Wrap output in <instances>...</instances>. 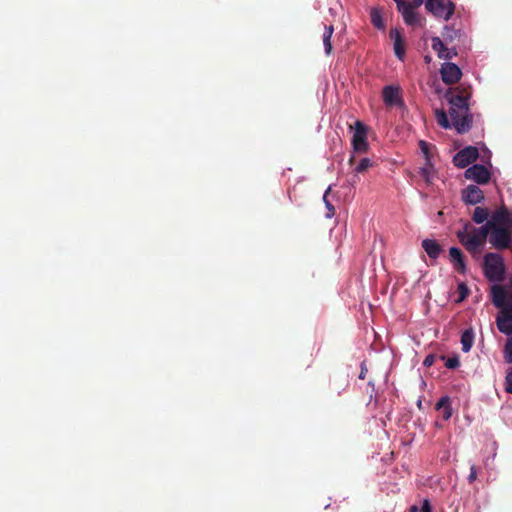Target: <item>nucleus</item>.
<instances>
[{
    "label": "nucleus",
    "instance_id": "nucleus-24",
    "mask_svg": "<svg viewBox=\"0 0 512 512\" xmlns=\"http://www.w3.org/2000/svg\"><path fill=\"white\" fill-rule=\"evenodd\" d=\"M435 116H436V120H437V123L445 128V129H448V128H451L453 125H452V121H450L448 119V116L446 114V112L444 110H436L435 111Z\"/></svg>",
    "mask_w": 512,
    "mask_h": 512
},
{
    "label": "nucleus",
    "instance_id": "nucleus-18",
    "mask_svg": "<svg viewBox=\"0 0 512 512\" xmlns=\"http://www.w3.org/2000/svg\"><path fill=\"white\" fill-rule=\"evenodd\" d=\"M474 343V332L472 328L466 329L461 334L462 351L469 352Z\"/></svg>",
    "mask_w": 512,
    "mask_h": 512
},
{
    "label": "nucleus",
    "instance_id": "nucleus-42",
    "mask_svg": "<svg viewBox=\"0 0 512 512\" xmlns=\"http://www.w3.org/2000/svg\"><path fill=\"white\" fill-rule=\"evenodd\" d=\"M409 512H419V509L417 506L413 505L409 508Z\"/></svg>",
    "mask_w": 512,
    "mask_h": 512
},
{
    "label": "nucleus",
    "instance_id": "nucleus-34",
    "mask_svg": "<svg viewBox=\"0 0 512 512\" xmlns=\"http://www.w3.org/2000/svg\"><path fill=\"white\" fill-rule=\"evenodd\" d=\"M477 479V470L476 466L473 464L470 467V473L468 475V482L473 483Z\"/></svg>",
    "mask_w": 512,
    "mask_h": 512
},
{
    "label": "nucleus",
    "instance_id": "nucleus-9",
    "mask_svg": "<svg viewBox=\"0 0 512 512\" xmlns=\"http://www.w3.org/2000/svg\"><path fill=\"white\" fill-rule=\"evenodd\" d=\"M383 101L386 106H398L404 105L401 89L398 86L387 85L382 90Z\"/></svg>",
    "mask_w": 512,
    "mask_h": 512
},
{
    "label": "nucleus",
    "instance_id": "nucleus-21",
    "mask_svg": "<svg viewBox=\"0 0 512 512\" xmlns=\"http://www.w3.org/2000/svg\"><path fill=\"white\" fill-rule=\"evenodd\" d=\"M333 32H334V27L333 25H325L324 26V32H323V44H324V49H325V53L327 55H330L331 52H332V44H331V37L333 35Z\"/></svg>",
    "mask_w": 512,
    "mask_h": 512
},
{
    "label": "nucleus",
    "instance_id": "nucleus-3",
    "mask_svg": "<svg viewBox=\"0 0 512 512\" xmlns=\"http://www.w3.org/2000/svg\"><path fill=\"white\" fill-rule=\"evenodd\" d=\"M492 224L491 217L479 228L467 223L463 230L457 232V238L468 252L471 254H479L486 240H489Z\"/></svg>",
    "mask_w": 512,
    "mask_h": 512
},
{
    "label": "nucleus",
    "instance_id": "nucleus-17",
    "mask_svg": "<svg viewBox=\"0 0 512 512\" xmlns=\"http://www.w3.org/2000/svg\"><path fill=\"white\" fill-rule=\"evenodd\" d=\"M498 330L506 335L512 334V318L509 316L501 314L497 317L496 320Z\"/></svg>",
    "mask_w": 512,
    "mask_h": 512
},
{
    "label": "nucleus",
    "instance_id": "nucleus-6",
    "mask_svg": "<svg viewBox=\"0 0 512 512\" xmlns=\"http://www.w3.org/2000/svg\"><path fill=\"white\" fill-rule=\"evenodd\" d=\"M425 8L435 17L448 21L455 12V4L451 0H426Z\"/></svg>",
    "mask_w": 512,
    "mask_h": 512
},
{
    "label": "nucleus",
    "instance_id": "nucleus-16",
    "mask_svg": "<svg viewBox=\"0 0 512 512\" xmlns=\"http://www.w3.org/2000/svg\"><path fill=\"white\" fill-rule=\"evenodd\" d=\"M436 409L442 412V418L444 420H449L452 416L450 397L442 396L436 403Z\"/></svg>",
    "mask_w": 512,
    "mask_h": 512
},
{
    "label": "nucleus",
    "instance_id": "nucleus-11",
    "mask_svg": "<svg viewBox=\"0 0 512 512\" xmlns=\"http://www.w3.org/2000/svg\"><path fill=\"white\" fill-rule=\"evenodd\" d=\"M354 150L357 152H366L368 142L366 137V127L361 121L355 122V132L352 138Z\"/></svg>",
    "mask_w": 512,
    "mask_h": 512
},
{
    "label": "nucleus",
    "instance_id": "nucleus-36",
    "mask_svg": "<svg viewBox=\"0 0 512 512\" xmlns=\"http://www.w3.org/2000/svg\"><path fill=\"white\" fill-rule=\"evenodd\" d=\"M421 512H432V507L429 500L425 499L422 503Z\"/></svg>",
    "mask_w": 512,
    "mask_h": 512
},
{
    "label": "nucleus",
    "instance_id": "nucleus-32",
    "mask_svg": "<svg viewBox=\"0 0 512 512\" xmlns=\"http://www.w3.org/2000/svg\"><path fill=\"white\" fill-rule=\"evenodd\" d=\"M505 391L512 394V368L508 371L505 378Z\"/></svg>",
    "mask_w": 512,
    "mask_h": 512
},
{
    "label": "nucleus",
    "instance_id": "nucleus-41",
    "mask_svg": "<svg viewBox=\"0 0 512 512\" xmlns=\"http://www.w3.org/2000/svg\"><path fill=\"white\" fill-rule=\"evenodd\" d=\"M424 0H413V5L416 7H420L423 4Z\"/></svg>",
    "mask_w": 512,
    "mask_h": 512
},
{
    "label": "nucleus",
    "instance_id": "nucleus-37",
    "mask_svg": "<svg viewBox=\"0 0 512 512\" xmlns=\"http://www.w3.org/2000/svg\"><path fill=\"white\" fill-rule=\"evenodd\" d=\"M360 368H361V371H360V374H359V378L360 379H364L366 377V374H367V371H368L365 362L361 363Z\"/></svg>",
    "mask_w": 512,
    "mask_h": 512
},
{
    "label": "nucleus",
    "instance_id": "nucleus-30",
    "mask_svg": "<svg viewBox=\"0 0 512 512\" xmlns=\"http://www.w3.org/2000/svg\"><path fill=\"white\" fill-rule=\"evenodd\" d=\"M371 166H372L371 160L369 158H363L360 160V162L356 166L355 171L357 173H363Z\"/></svg>",
    "mask_w": 512,
    "mask_h": 512
},
{
    "label": "nucleus",
    "instance_id": "nucleus-25",
    "mask_svg": "<svg viewBox=\"0 0 512 512\" xmlns=\"http://www.w3.org/2000/svg\"><path fill=\"white\" fill-rule=\"evenodd\" d=\"M370 18H371V23L378 29H383L384 28V23H383V19H382V15H381V12L379 9L377 8H372L371 11H370Z\"/></svg>",
    "mask_w": 512,
    "mask_h": 512
},
{
    "label": "nucleus",
    "instance_id": "nucleus-39",
    "mask_svg": "<svg viewBox=\"0 0 512 512\" xmlns=\"http://www.w3.org/2000/svg\"><path fill=\"white\" fill-rule=\"evenodd\" d=\"M444 55H449L450 59H452L454 56L457 55V52L454 48L453 49L446 48V52L444 53Z\"/></svg>",
    "mask_w": 512,
    "mask_h": 512
},
{
    "label": "nucleus",
    "instance_id": "nucleus-8",
    "mask_svg": "<svg viewBox=\"0 0 512 512\" xmlns=\"http://www.w3.org/2000/svg\"><path fill=\"white\" fill-rule=\"evenodd\" d=\"M464 177L479 185H484L490 181L491 172L484 165L474 164L465 170Z\"/></svg>",
    "mask_w": 512,
    "mask_h": 512
},
{
    "label": "nucleus",
    "instance_id": "nucleus-7",
    "mask_svg": "<svg viewBox=\"0 0 512 512\" xmlns=\"http://www.w3.org/2000/svg\"><path fill=\"white\" fill-rule=\"evenodd\" d=\"M478 157V149L474 146H467L453 156V164L458 168H466L474 163Z\"/></svg>",
    "mask_w": 512,
    "mask_h": 512
},
{
    "label": "nucleus",
    "instance_id": "nucleus-12",
    "mask_svg": "<svg viewBox=\"0 0 512 512\" xmlns=\"http://www.w3.org/2000/svg\"><path fill=\"white\" fill-rule=\"evenodd\" d=\"M461 199L467 205H476L484 201V193L477 185H468L461 191Z\"/></svg>",
    "mask_w": 512,
    "mask_h": 512
},
{
    "label": "nucleus",
    "instance_id": "nucleus-28",
    "mask_svg": "<svg viewBox=\"0 0 512 512\" xmlns=\"http://www.w3.org/2000/svg\"><path fill=\"white\" fill-rule=\"evenodd\" d=\"M503 354L505 362L509 364L512 363V337L507 340Z\"/></svg>",
    "mask_w": 512,
    "mask_h": 512
},
{
    "label": "nucleus",
    "instance_id": "nucleus-40",
    "mask_svg": "<svg viewBox=\"0 0 512 512\" xmlns=\"http://www.w3.org/2000/svg\"><path fill=\"white\" fill-rule=\"evenodd\" d=\"M394 1L397 4V9L401 8V6H404V4L407 3L406 0H394Z\"/></svg>",
    "mask_w": 512,
    "mask_h": 512
},
{
    "label": "nucleus",
    "instance_id": "nucleus-20",
    "mask_svg": "<svg viewBox=\"0 0 512 512\" xmlns=\"http://www.w3.org/2000/svg\"><path fill=\"white\" fill-rule=\"evenodd\" d=\"M489 210L485 207H476L473 214H472V220L476 224H483L486 223L487 220L490 218Z\"/></svg>",
    "mask_w": 512,
    "mask_h": 512
},
{
    "label": "nucleus",
    "instance_id": "nucleus-22",
    "mask_svg": "<svg viewBox=\"0 0 512 512\" xmlns=\"http://www.w3.org/2000/svg\"><path fill=\"white\" fill-rule=\"evenodd\" d=\"M432 49L437 52V55L440 59L449 60V55H444L446 52V47L444 42L439 37H432Z\"/></svg>",
    "mask_w": 512,
    "mask_h": 512
},
{
    "label": "nucleus",
    "instance_id": "nucleus-14",
    "mask_svg": "<svg viewBox=\"0 0 512 512\" xmlns=\"http://www.w3.org/2000/svg\"><path fill=\"white\" fill-rule=\"evenodd\" d=\"M417 7L413 5L410 2H407L404 4V6H401V8H398V11L402 14V17L404 19V22L407 25H417L419 22V16L415 12V9Z\"/></svg>",
    "mask_w": 512,
    "mask_h": 512
},
{
    "label": "nucleus",
    "instance_id": "nucleus-19",
    "mask_svg": "<svg viewBox=\"0 0 512 512\" xmlns=\"http://www.w3.org/2000/svg\"><path fill=\"white\" fill-rule=\"evenodd\" d=\"M419 174L426 184L430 185L435 176V169L433 163L425 162L424 166L420 168Z\"/></svg>",
    "mask_w": 512,
    "mask_h": 512
},
{
    "label": "nucleus",
    "instance_id": "nucleus-10",
    "mask_svg": "<svg viewBox=\"0 0 512 512\" xmlns=\"http://www.w3.org/2000/svg\"><path fill=\"white\" fill-rule=\"evenodd\" d=\"M440 73L443 82L449 85L457 83L462 76L461 69L455 63L451 62L442 64Z\"/></svg>",
    "mask_w": 512,
    "mask_h": 512
},
{
    "label": "nucleus",
    "instance_id": "nucleus-35",
    "mask_svg": "<svg viewBox=\"0 0 512 512\" xmlns=\"http://www.w3.org/2000/svg\"><path fill=\"white\" fill-rule=\"evenodd\" d=\"M390 38L395 42L396 39H403L402 36H401V33L400 31L397 29V28H394V29H391L390 30Z\"/></svg>",
    "mask_w": 512,
    "mask_h": 512
},
{
    "label": "nucleus",
    "instance_id": "nucleus-38",
    "mask_svg": "<svg viewBox=\"0 0 512 512\" xmlns=\"http://www.w3.org/2000/svg\"><path fill=\"white\" fill-rule=\"evenodd\" d=\"M433 363H434V356L433 355H428L425 358L424 362H423V364L425 366H427V367H430Z\"/></svg>",
    "mask_w": 512,
    "mask_h": 512
},
{
    "label": "nucleus",
    "instance_id": "nucleus-4",
    "mask_svg": "<svg viewBox=\"0 0 512 512\" xmlns=\"http://www.w3.org/2000/svg\"><path fill=\"white\" fill-rule=\"evenodd\" d=\"M483 274L490 282L500 283L504 281L506 267L503 257L499 253L488 252L483 257Z\"/></svg>",
    "mask_w": 512,
    "mask_h": 512
},
{
    "label": "nucleus",
    "instance_id": "nucleus-33",
    "mask_svg": "<svg viewBox=\"0 0 512 512\" xmlns=\"http://www.w3.org/2000/svg\"><path fill=\"white\" fill-rule=\"evenodd\" d=\"M457 34V31L449 28V27H445V32L443 33V37L445 39V41H452L453 38H454V35Z\"/></svg>",
    "mask_w": 512,
    "mask_h": 512
},
{
    "label": "nucleus",
    "instance_id": "nucleus-15",
    "mask_svg": "<svg viewBox=\"0 0 512 512\" xmlns=\"http://www.w3.org/2000/svg\"><path fill=\"white\" fill-rule=\"evenodd\" d=\"M422 248L427 253L429 258L433 260H436L443 250L441 245L434 239H424L422 241Z\"/></svg>",
    "mask_w": 512,
    "mask_h": 512
},
{
    "label": "nucleus",
    "instance_id": "nucleus-44",
    "mask_svg": "<svg viewBox=\"0 0 512 512\" xmlns=\"http://www.w3.org/2000/svg\"><path fill=\"white\" fill-rule=\"evenodd\" d=\"M368 385L372 386L374 388V385H373V383L371 381L368 382Z\"/></svg>",
    "mask_w": 512,
    "mask_h": 512
},
{
    "label": "nucleus",
    "instance_id": "nucleus-27",
    "mask_svg": "<svg viewBox=\"0 0 512 512\" xmlns=\"http://www.w3.org/2000/svg\"><path fill=\"white\" fill-rule=\"evenodd\" d=\"M330 191H331V186L328 187V189L325 191V193L323 195V201H324L326 209H327V213H326L327 218H331L335 214L334 206L327 199V196L330 193Z\"/></svg>",
    "mask_w": 512,
    "mask_h": 512
},
{
    "label": "nucleus",
    "instance_id": "nucleus-26",
    "mask_svg": "<svg viewBox=\"0 0 512 512\" xmlns=\"http://www.w3.org/2000/svg\"><path fill=\"white\" fill-rule=\"evenodd\" d=\"M394 52L398 59L403 60L405 56V47L403 39H396V41L394 42Z\"/></svg>",
    "mask_w": 512,
    "mask_h": 512
},
{
    "label": "nucleus",
    "instance_id": "nucleus-29",
    "mask_svg": "<svg viewBox=\"0 0 512 512\" xmlns=\"http://www.w3.org/2000/svg\"><path fill=\"white\" fill-rule=\"evenodd\" d=\"M457 290L459 293V298L457 299V302H462L469 295V288L464 282H461L458 284Z\"/></svg>",
    "mask_w": 512,
    "mask_h": 512
},
{
    "label": "nucleus",
    "instance_id": "nucleus-1",
    "mask_svg": "<svg viewBox=\"0 0 512 512\" xmlns=\"http://www.w3.org/2000/svg\"><path fill=\"white\" fill-rule=\"evenodd\" d=\"M489 243L496 250L512 248V212L502 205L491 214Z\"/></svg>",
    "mask_w": 512,
    "mask_h": 512
},
{
    "label": "nucleus",
    "instance_id": "nucleus-2",
    "mask_svg": "<svg viewBox=\"0 0 512 512\" xmlns=\"http://www.w3.org/2000/svg\"><path fill=\"white\" fill-rule=\"evenodd\" d=\"M446 97L451 105L449 115L453 127L459 134L468 132L473 123V115L468 104L470 94L467 91L449 92Z\"/></svg>",
    "mask_w": 512,
    "mask_h": 512
},
{
    "label": "nucleus",
    "instance_id": "nucleus-43",
    "mask_svg": "<svg viewBox=\"0 0 512 512\" xmlns=\"http://www.w3.org/2000/svg\"><path fill=\"white\" fill-rule=\"evenodd\" d=\"M426 62H430V58L428 56L425 57Z\"/></svg>",
    "mask_w": 512,
    "mask_h": 512
},
{
    "label": "nucleus",
    "instance_id": "nucleus-31",
    "mask_svg": "<svg viewBox=\"0 0 512 512\" xmlns=\"http://www.w3.org/2000/svg\"><path fill=\"white\" fill-rule=\"evenodd\" d=\"M459 365H460V360L457 355H454V356L446 359L445 366L448 369H456L459 367Z\"/></svg>",
    "mask_w": 512,
    "mask_h": 512
},
{
    "label": "nucleus",
    "instance_id": "nucleus-23",
    "mask_svg": "<svg viewBox=\"0 0 512 512\" xmlns=\"http://www.w3.org/2000/svg\"><path fill=\"white\" fill-rule=\"evenodd\" d=\"M418 145H419L421 152L424 155L425 162L432 163V159H433V155H434L433 150L435 149V146L432 145L431 143L424 141V140H420Z\"/></svg>",
    "mask_w": 512,
    "mask_h": 512
},
{
    "label": "nucleus",
    "instance_id": "nucleus-13",
    "mask_svg": "<svg viewBox=\"0 0 512 512\" xmlns=\"http://www.w3.org/2000/svg\"><path fill=\"white\" fill-rule=\"evenodd\" d=\"M449 258L456 271L461 274H465L467 271V265L465 262V256L461 249L458 247H451L449 249Z\"/></svg>",
    "mask_w": 512,
    "mask_h": 512
},
{
    "label": "nucleus",
    "instance_id": "nucleus-5",
    "mask_svg": "<svg viewBox=\"0 0 512 512\" xmlns=\"http://www.w3.org/2000/svg\"><path fill=\"white\" fill-rule=\"evenodd\" d=\"M491 299L494 306L501 309V314L512 318V292L496 284L491 288Z\"/></svg>",
    "mask_w": 512,
    "mask_h": 512
}]
</instances>
